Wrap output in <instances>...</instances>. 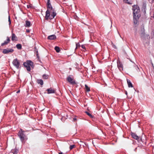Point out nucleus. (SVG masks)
Listing matches in <instances>:
<instances>
[{
  "mask_svg": "<svg viewBox=\"0 0 154 154\" xmlns=\"http://www.w3.org/2000/svg\"><path fill=\"white\" fill-rule=\"evenodd\" d=\"M18 152V150L17 149H15L11 150V152L13 153L14 154H17Z\"/></svg>",
  "mask_w": 154,
  "mask_h": 154,
  "instance_id": "obj_18",
  "label": "nucleus"
},
{
  "mask_svg": "<svg viewBox=\"0 0 154 154\" xmlns=\"http://www.w3.org/2000/svg\"><path fill=\"white\" fill-rule=\"evenodd\" d=\"M16 47L18 49H21L22 48L21 45L20 44H17L16 46Z\"/></svg>",
  "mask_w": 154,
  "mask_h": 154,
  "instance_id": "obj_20",
  "label": "nucleus"
},
{
  "mask_svg": "<svg viewBox=\"0 0 154 154\" xmlns=\"http://www.w3.org/2000/svg\"><path fill=\"white\" fill-rule=\"evenodd\" d=\"M127 82L128 84V86L130 88L133 87L132 85L131 82V81H130V80L127 79Z\"/></svg>",
  "mask_w": 154,
  "mask_h": 154,
  "instance_id": "obj_15",
  "label": "nucleus"
},
{
  "mask_svg": "<svg viewBox=\"0 0 154 154\" xmlns=\"http://www.w3.org/2000/svg\"><path fill=\"white\" fill-rule=\"evenodd\" d=\"M56 38V36L55 35H53L49 36L48 38V39L52 40L55 39Z\"/></svg>",
  "mask_w": 154,
  "mask_h": 154,
  "instance_id": "obj_13",
  "label": "nucleus"
},
{
  "mask_svg": "<svg viewBox=\"0 0 154 154\" xmlns=\"http://www.w3.org/2000/svg\"><path fill=\"white\" fill-rule=\"evenodd\" d=\"M20 90H19L17 92V93H19V92H20Z\"/></svg>",
  "mask_w": 154,
  "mask_h": 154,
  "instance_id": "obj_35",
  "label": "nucleus"
},
{
  "mask_svg": "<svg viewBox=\"0 0 154 154\" xmlns=\"http://www.w3.org/2000/svg\"><path fill=\"white\" fill-rule=\"evenodd\" d=\"M129 0H124V1L125 2L127 3L128 4H130L131 3L129 2Z\"/></svg>",
  "mask_w": 154,
  "mask_h": 154,
  "instance_id": "obj_26",
  "label": "nucleus"
},
{
  "mask_svg": "<svg viewBox=\"0 0 154 154\" xmlns=\"http://www.w3.org/2000/svg\"><path fill=\"white\" fill-rule=\"evenodd\" d=\"M50 3V0H47V4H49Z\"/></svg>",
  "mask_w": 154,
  "mask_h": 154,
  "instance_id": "obj_29",
  "label": "nucleus"
},
{
  "mask_svg": "<svg viewBox=\"0 0 154 154\" xmlns=\"http://www.w3.org/2000/svg\"><path fill=\"white\" fill-rule=\"evenodd\" d=\"M54 49L57 53H59L60 51V48L57 46H55Z\"/></svg>",
  "mask_w": 154,
  "mask_h": 154,
  "instance_id": "obj_19",
  "label": "nucleus"
},
{
  "mask_svg": "<svg viewBox=\"0 0 154 154\" xmlns=\"http://www.w3.org/2000/svg\"><path fill=\"white\" fill-rule=\"evenodd\" d=\"M47 11H54V9H53V7L51 6V3L49 4H47Z\"/></svg>",
  "mask_w": 154,
  "mask_h": 154,
  "instance_id": "obj_8",
  "label": "nucleus"
},
{
  "mask_svg": "<svg viewBox=\"0 0 154 154\" xmlns=\"http://www.w3.org/2000/svg\"><path fill=\"white\" fill-rule=\"evenodd\" d=\"M67 81L71 84L73 85L76 84L75 81L73 78L71 77V75L69 76L67 78Z\"/></svg>",
  "mask_w": 154,
  "mask_h": 154,
  "instance_id": "obj_5",
  "label": "nucleus"
},
{
  "mask_svg": "<svg viewBox=\"0 0 154 154\" xmlns=\"http://www.w3.org/2000/svg\"><path fill=\"white\" fill-rule=\"evenodd\" d=\"M85 113H86V114L88 115L90 117H91V118H93V116H92L91 115V114L90 113H89V112H87V111H86L85 112Z\"/></svg>",
  "mask_w": 154,
  "mask_h": 154,
  "instance_id": "obj_22",
  "label": "nucleus"
},
{
  "mask_svg": "<svg viewBox=\"0 0 154 154\" xmlns=\"http://www.w3.org/2000/svg\"><path fill=\"white\" fill-rule=\"evenodd\" d=\"M23 65L24 66L26 67L27 70L28 71H30L31 69L30 66L32 67L33 63L31 61H27L26 62L24 63Z\"/></svg>",
  "mask_w": 154,
  "mask_h": 154,
  "instance_id": "obj_3",
  "label": "nucleus"
},
{
  "mask_svg": "<svg viewBox=\"0 0 154 154\" xmlns=\"http://www.w3.org/2000/svg\"><path fill=\"white\" fill-rule=\"evenodd\" d=\"M26 32H29V30H27Z\"/></svg>",
  "mask_w": 154,
  "mask_h": 154,
  "instance_id": "obj_33",
  "label": "nucleus"
},
{
  "mask_svg": "<svg viewBox=\"0 0 154 154\" xmlns=\"http://www.w3.org/2000/svg\"><path fill=\"white\" fill-rule=\"evenodd\" d=\"M85 87L86 91H87L88 92L90 91V88L87 85L85 84Z\"/></svg>",
  "mask_w": 154,
  "mask_h": 154,
  "instance_id": "obj_21",
  "label": "nucleus"
},
{
  "mask_svg": "<svg viewBox=\"0 0 154 154\" xmlns=\"http://www.w3.org/2000/svg\"><path fill=\"white\" fill-rule=\"evenodd\" d=\"M37 82L38 84H40L41 85H42L43 84V82L42 79H38Z\"/></svg>",
  "mask_w": 154,
  "mask_h": 154,
  "instance_id": "obj_16",
  "label": "nucleus"
},
{
  "mask_svg": "<svg viewBox=\"0 0 154 154\" xmlns=\"http://www.w3.org/2000/svg\"><path fill=\"white\" fill-rule=\"evenodd\" d=\"M117 66L119 69V70L121 71L123 70V65L122 64V63H121L119 61L117 62Z\"/></svg>",
  "mask_w": 154,
  "mask_h": 154,
  "instance_id": "obj_9",
  "label": "nucleus"
},
{
  "mask_svg": "<svg viewBox=\"0 0 154 154\" xmlns=\"http://www.w3.org/2000/svg\"><path fill=\"white\" fill-rule=\"evenodd\" d=\"M125 94H126V95H127V92L126 91L125 92Z\"/></svg>",
  "mask_w": 154,
  "mask_h": 154,
  "instance_id": "obj_36",
  "label": "nucleus"
},
{
  "mask_svg": "<svg viewBox=\"0 0 154 154\" xmlns=\"http://www.w3.org/2000/svg\"><path fill=\"white\" fill-rule=\"evenodd\" d=\"M56 13L55 11H47L46 12V15L45 16V19L48 20L50 19H53L56 16Z\"/></svg>",
  "mask_w": 154,
  "mask_h": 154,
  "instance_id": "obj_2",
  "label": "nucleus"
},
{
  "mask_svg": "<svg viewBox=\"0 0 154 154\" xmlns=\"http://www.w3.org/2000/svg\"><path fill=\"white\" fill-rule=\"evenodd\" d=\"M18 135L21 141H23L25 137V135L22 131H20L18 133Z\"/></svg>",
  "mask_w": 154,
  "mask_h": 154,
  "instance_id": "obj_4",
  "label": "nucleus"
},
{
  "mask_svg": "<svg viewBox=\"0 0 154 154\" xmlns=\"http://www.w3.org/2000/svg\"><path fill=\"white\" fill-rule=\"evenodd\" d=\"M12 63L13 65L15 66L17 69L19 68L20 63L17 59L14 60L13 61Z\"/></svg>",
  "mask_w": 154,
  "mask_h": 154,
  "instance_id": "obj_6",
  "label": "nucleus"
},
{
  "mask_svg": "<svg viewBox=\"0 0 154 154\" xmlns=\"http://www.w3.org/2000/svg\"><path fill=\"white\" fill-rule=\"evenodd\" d=\"M131 136L133 138L136 140H138L139 139V137L134 133H132Z\"/></svg>",
  "mask_w": 154,
  "mask_h": 154,
  "instance_id": "obj_12",
  "label": "nucleus"
},
{
  "mask_svg": "<svg viewBox=\"0 0 154 154\" xmlns=\"http://www.w3.org/2000/svg\"><path fill=\"white\" fill-rule=\"evenodd\" d=\"M14 51V50L12 49L6 48L3 50L2 52L4 54H7L12 53Z\"/></svg>",
  "mask_w": 154,
  "mask_h": 154,
  "instance_id": "obj_7",
  "label": "nucleus"
},
{
  "mask_svg": "<svg viewBox=\"0 0 154 154\" xmlns=\"http://www.w3.org/2000/svg\"><path fill=\"white\" fill-rule=\"evenodd\" d=\"M75 146L74 145H71L69 147V148H70V150L72 149L73 148H74Z\"/></svg>",
  "mask_w": 154,
  "mask_h": 154,
  "instance_id": "obj_24",
  "label": "nucleus"
},
{
  "mask_svg": "<svg viewBox=\"0 0 154 154\" xmlns=\"http://www.w3.org/2000/svg\"><path fill=\"white\" fill-rule=\"evenodd\" d=\"M82 48H83V49H85V46L84 45H82L81 46Z\"/></svg>",
  "mask_w": 154,
  "mask_h": 154,
  "instance_id": "obj_28",
  "label": "nucleus"
},
{
  "mask_svg": "<svg viewBox=\"0 0 154 154\" xmlns=\"http://www.w3.org/2000/svg\"><path fill=\"white\" fill-rule=\"evenodd\" d=\"M30 26V21H26V27H29Z\"/></svg>",
  "mask_w": 154,
  "mask_h": 154,
  "instance_id": "obj_17",
  "label": "nucleus"
},
{
  "mask_svg": "<svg viewBox=\"0 0 154 154\" xmlns=\"http://www.w3.org/2000/svg\"><path fill=\"white\" fill-rule=\"evenodd\" d=\"M132 10L133 11V17L134 23L136 24L137 20L139 18L140 15L139 13L140 11V8L137 5H134L133 7Z\"/></svg>",
  "mask_w": 154,
  "mask_h": 154,
  "instance_id": "obj_1",
  "label": "nucleus"
},
{
  "mask_svg": "<svg viewBox=\"0 0 154 154\" xmlns=\"http://www.w3.org/2000/svg\"><path fill=\"white\" fill-rule=\"evenodd\" d=\"M48 75H47L46 74H44L43 75V78L44 79H48Z\"/></svg>",
  "mask_w": 154,
  "mask_h": 154,
  "instance_id": "obj_23",
  "label": "nucleus"
},
{
  "mask_svg": "<svg viewBox=\"0 0 154 154\" xmlns=\"http://www.w3.org/2000/svg\"><path fill=\"white\" fill-rule=\"evenodd\" d=\"M137 69H139L138 67H137Z\"/></svg>",
  "mask_w": 154,
  "mask_h": 154,
  "instance_id": "obj_37",
  "label": "nucleus"
},
{
  "mask_svg": "<svg viewBox=\"0 0 154 154\" xmlns=\"http://www.w3.org/2000/svg\"><path fill=\"white\" fill-rule=\"evenodd\" d=\"M17 37L15 35V34L13 33H12V36H11V40L12 41H14V40H17Z\"/></svg>",
  "mask_w": 154,
  "mask_h": 154,
  "instance_id": "obj_14",
  "label": "nucleus"
},
{
  "mask_svg": "<svg viewBox=\"0 0 154 154\" xmlns=\"http://www.w3.org/2000/svg\"><path fill=\"white\" fill-rule=\"evenodd\" d=\"M8 21L9 22V25H10L11 23V20H10V16L9 15L8 16Z\"/></svg>",
  "mask_w": 154,
  "mask_h": 154,
  "instance_id": "obj_27",
  "label": "nucleus"
},
{
  "mask_svg": "<svg viewBox=\"0 0 154 154\" xmlns=\"http://www.w3.org/2000/svg\"><path fill=\"white\" fill-rule=\"evenodd\" d=\"M10 38L8 37H7V40L5 41L4 43H2L1 44V45L3 46L4 45H7L10 42Z\"/></svg>",
  "mask_w": 154,
  "mask_h": 154,
  "instance_id": "obj_11",
  "label": "nucleus"
},
{
  "mask_svg": "<svg viewBox=\"0 0 154 154\" xmlns=\"http://www.w3.org/2000/svg\"><path fill=\"white\" fill-rule=\"evenodd\" d=\"M59 154H63V153L62 152H60L59 153Z\"/></svg>",
  "mask_w": 154,
  "mask_h": 154,
  "instance_id": "obj_34",
  "label": "nucleus"
},
{
  "mask_svg": "<svg viewBox=\"0 0 154 154\" xmlns=\"http://www.w3.org/2000/svg\"><path fill=\"white\" fill-rule=\"evenodd\" d=\"M73 121H74V122L75 121H76L77 120L76 118L75 117L73 119Z\"/></svg>",
  "mask_w": 154,
  "mask_h": 154,
  "instance_id": "obj_30",
  "label": "nucleus"
},
{
  "mask_svg": "<svg viewBox=\"0 0 154 154\" xmlns=\"http://www.w3.org/2000/svg\"><path fill=\"white\" fill-rule=\"evenodd\" d=\"M112 46H113V48H116V45H114L113 44V45H112Z\"/></svg>",
  "mask_w": 154,
  "mask_h": 154,
  "instance_id": "obj_31",
  "label": "nucleus"
},
{
  "mask_svg": "<svg viewBox=\"0 0 154 154\" xmlns=\"http://www.w3.org/2000/svg\"><path fill=\"white\" fill-rule=\"evenodd\" d=\"M27 6L28 8H29L30 7V6L29 5H27Z\"/></svg>",
  "mask_w": 154,
  "mask_h": 154,
  "instance_id": "obj_32",
  "label": "nucleus"
},
{
  "mask_svg": "<svg viewBox=\"0 0 154 154\" xmlns=\"http://www.w3.org/2000/svg\"><path fill=\"white\" fill-rule=\"evenodd\" d=\"M76 49L78 47H79L80 46V45L79 43H77L76 44Z\"/></svg>",
  "mask_w": 154,
  "mask_h": 154,
  "instance_id": "obj_25",
  "label": "nucleus"
},
{
  "mask_svg": "<svg viewBox=\"0 0 154 154\" xmlns=\"http://www.w3.org/2000/svg\"><path fill=\"white\" fill-rule=\"evenodd\" d=\"M46 91H47V93L48 94L54 93H55V90L54 89L51 88L47 89Z\"/></svg>",
  "mask_w": 154,
  "mask_h": 154,
  "instance_id": "obj_10",
  "label": "nucleus"
}]
</instances>
